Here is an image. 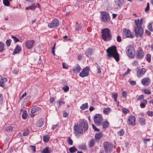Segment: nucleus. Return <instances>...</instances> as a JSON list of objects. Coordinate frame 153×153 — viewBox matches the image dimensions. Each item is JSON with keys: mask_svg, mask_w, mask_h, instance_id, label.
Returning <instances> with one entry per match:
<instances>
[{"mask_svg": "<svg viewBox=\"0 0 153 153\" xmlns=\"http://www.w3.org/2000/svg\"><path fill=\"white\" fill-rule=\"evenodd\" d=\"M143 22V19L141 18L140 20L137 19L134 20L135 26L134 32L136 37H142L143 33V30L141 27L142 24Z\"/></svg>", "mask_w": 153, "mask_h": 153, "instance_id": "nucleus-1", "label": "nucleus"}, {"mask_svg": "<svg viewBox=\"0 0 153 153\" xmlns=\"http://www.w3.org/2000/svg\"><path fill=\"white\" fill-rule=\"evenodd\" d=\"M107 56L109 57H113L117 62L120 60L119 55L115 46H113L106 50Z\"/></svg>", "mask_w": 153, "mask_h": 153, "instance_id": "nucleus-2", "label": "nucleus"}, {"mask_svg": "<svg viewBox=\"0 0 153 153\" xmlns=\"http://www.w3.org/2000/svg\"><path fill=\"white\" fill-rule=\"evenodd\" d=\"M101 33L102 38L105 41H108L112 39L111 32L109 28H105L102 30Z\"/></svg>", "mask_w": 153, "mask_h": 153, "instance_id": "nucleus-3", "label": "nucleus"}, {"mask_svg": "<svg viewBox=\"0 0 153 153\" xmlns=\"http://www.w3.org/2000/svg\"><path fill=\"white\" fill-rule=\"evenodd\" d=\"M126 52L128 57L132 59L134 58L135 50L132 45H129L127 46Z\"/></svg>", "mask_w": 153, "mask_h": 153, "instance_id": "nucleus-4", "label": "nucleus"}, {"mask_svg": "<svg viewBox=\"0 0 153 153\" xmlns=\"http://www.w3.org/2000/svg\"><path fill=\"white\" fill-rule=\"evenodd\" d=\"M94 120L96 125L97 126H101L103 120L102 115L100 114H96L94 116Z\"/></svg>", "mask_w": 153, "mask_h": 153, "instance_id": "nucleus-5", "label": "nucleus"}, {"mask_svg": "<svg viewBox=\"0 0 153 153\" xmlns=\"http://www.w3.org/2000/svg\"><path fill=\"white\" fill-rule=\"evenodd\" d=\"M104 151L105 153H110L112 152L113 145L109 142L106 141L103 143Z\"/></svg>", "mask_w": 153, "mask_h": 153, "instance_id": "nucleus-6", "label": "nucleus"}, {"mask_svg": "<svg viewBox=\"0 0 153 153\" xmlns=\"http://www.w3.org/2000/svg\"><path fill=\"white\" fill-rule=\"evenodd\" d=\"M144 95L143 94H141L139 95L137 99V101H140L141 102L140 106L142 108H144L148 103L147 100L144 99Z\"/></svg>", "mask_w": 153, "mask_h": 153, "instance_id": "nucleus-7", "label": "nucleus"}, {"mask_svg": "<svg viewBox=\"0 0 153 153\" xmlns=\"http://www.w3.org/2000/svg\"><path fill=\"white\" fill-rule=\"evenodd\" d=\"M74 133L76 136H79L83 134V129L78 124L75 125L74 127Z\"/></svg>", "mask_w": 153, "mask_h": 153, "instance_id": "nucleus-8", "label": "nucleus"}, {"mask_svg": "<svg viewBox=\"0 0 153 153\" xmlns=\"http://www.w3.org/2000/svg\"><path fill=\"white\" fill-rule=\"evenodd\" d=\"M100 13L101 16V20L103 22L106 23L110 21V17L108 13L105 11H102Z\"/></svg>", "mask_w": 153, "mask_h": 153, "instance_id": "nucleus-9", "label": "nucleus"}, {"mask_svg": "<svg viewBox=\"0 0 153 153\" xmlns=\"http://www.w3.org/2000/svg\"><path fill=\"white\" fill-rule=\"evenodd\" d=\"M90 68L88 66H86L84 68L82 71L79 73V76L82 77L88 76L89 74Z\"/></svg>", "mask_w": 153, "mask_h": 153, "instance_id": "nucleus-10", "label": "nucleus"}, {"mask_svg": "<svg viewBox=\"0 0 153 153\" xmlns=\"http://www.w3.org/2000/svg\"><path fill=\"white\" fill-rule=\"evenodd\" d=\"M123 35L125 38H133L134 37V36L130 30L125 28L123 29Z\"/></svg>", "mask_w": 153, "mask_h": 153, "instance_id": "nucleus-11", "label": "nucleus"}, {"mask_svg": "<svg viewBox=\"0 0 153 153\" xmlns=\"http://www.w3.org/2000/svg\"><path fill=\"white\" fill-rule=\"evenodd\" d=\"M135 121L136 118L135 116L132 115H130L128 117V119L127 121V123L128 125L133 126L135 125Z\"/></svg>", "mask_w": 153, "mask_h": 153, "instance_id": "nucleus-12", "label": "nucleus"}, {"mask_svg": "<svg viewBox=\"0 0 153 153\" xmlns=\"http://www.w3.org/2000/svg\"><path fill=\"white\" fill-rule=\"evenodd\" d=\"M35 43V41L33 40H27L25 42V46L27 49H31L33 48Z\"/></svg>", "mask_w": 153, "mask_h": 153, "instance_id": "nucleus-13", "label": "nucleus"}, {"mask_svg": "<svg viewBox=\"0 0 153 153\" xmlns=\"http://www.w3.org/2000/svg\"><path fill=\"white\" fill-rule=\"evenodd\" d=\"M59 22L57 19H54L50 23L48 24V27L49 28H54L58 27L59 25Z\"/></svg>", "mask_w": 153, "mask_h": 153, "instance_id": "nucleus-14", "label": "nucleus"}, {"mask_svg": "<svg viewBox=\"0 0 153 153\" xmlns=\"http://www.w3.org/2000/svg\"><path fill=\"white\" fill-rule=\"evenodd\" d=\"M147 71L146 68H142L138 69L137 71V75L138 77L140 78L143 76Z\"/></svg>", "mask_w": 153, "mask_h": 153, "instance_id": "nucleus-15", "label": "nucleus"}, {"mask_svg": "<svg viewBox=\"0 0 153 153\" xmlns=\"http://www.w3.org/2000/svg\"><path fill=\"white\" fill-rule=\"evenodd\" d=\"M82 128L83 129V130L84 132L86 131L88 129V123L86 120H82L81 121V123L80 125Z\"/></svg>", "mask_w": 153, "mask_h": 153, "instance_id": "nucleus-16", "label": "nucleus"}, {"mask_svg": "<svg viewBox=\"0 0 153 153\" xmlns=\"http://www.w3.org/2000/svg\"><path fill=\"white\" fill-rule=\"evenodd\" d=\"M151 80L149 77H145L141 80L142 84L145 86H149L150 84Z\"/></svg>", "mask_w": 153, "mask_h": 153, "instance_id": "nucleus-17", "label": "nucleus"}, {"mask_svg": "<svg viewBox=\"0 0 153 153\" xmlns=\"http://www.w3.org/2000/svg\"><path fill=\"white\" fill-rule=\"evenodd\" d=\"M144 56V53L141 48H140L137 51L136 57L139 59H142Z\"/></svg>", "mask_w": 153, "mask_h": 153, "instance_id": "nucleus-18", "label": "nucleus"}, {"mask_svg": "<svg viewBox=\"0 0 153 153\" xmlns=\"http://www.w3.org/2000/svg\"><path fill=\"white\" fill-rule=\"evenodd\" d=\"M36 7L40 8L39 4L37 3L35 5V4H33L32 6H29L25 8V10H34Z\"/></svg>", "mask_w": 153, "mask_h": 153, "instance_id": "nucleus-19", "label": "nucleus"}, {"mask_svg": "<svg viewBox=\"0 0 153 153\" xmlns=\"http://www.w3.org/2000/svg\"><path fill=\"white\" fill-rule=\"evenodd\" d=\"M81 70V67L79 64H77L73 68L72 71L74 73L78 74L80 71Z\"/></svg>", "mask_w": 153, "mask_h": 153, "instance_id": "nucleus-20", "label": "nucleus"}, {"mask_svg": "<svg viewBox=\"0 0 153 153\" xmlns=\"http://www.w3.org/2000/svg\"><path fill=\"white\" fill-rule=\"evenodd\" d=\"M7 81V78L2 77L0 80V86L4 87L5 86V83Z\"/></svg>", "mask_w": 153, "mask_h": 153, "instance_id": "nucleus-21", "label": "nucleus"}, {"mask_svg": "<svg viewBox=\"0 0 153 153\" xmlns=\"http://www.w3.org/2000/svg\"><path fill=\"white\" fill-rule=\"evenodd\" d=\"M93 50L90 48L87 49L85 52V54L88 56H91L93 54Z\"/></svg>", "mask_w": 153, "mask_h": 153, "instance_id": "nucleus-22", "label": "nucleus"}, {"mask_svg": "<svg viewBox=\"0 0 153 153\" xmlns=\"http://www.w3.org/2000/svg\"><path fill=\"white\" fill-rule=\"evenodd\" d=\"M21 47L19 45H17L16 46L15 49L13 51L14 54H16L19 53L21 51Z\"/></svg>", "mask_w": 153, "mask_h": 153, "instance_id": "nucleus-23", "label": "nucleus"}, {"mask_svg": "<svg viewBox=\"0 0 153 153\" xmlns=\"http://www.w3.org/2000/svg\"><path fill=\"white\" fill-rule=\"evenodd\" d=\"M111 111V109L109 107L104 108L103 111V113L106 115H108Z\"/></svg>", "mask_w": 153, "mask_h": 153, "instance_id": "nucleus-24", "label": "nucleus"}, {"mask_svg": "<svg viewBox=\"0 0 153 153\" xmlns=\"http://www.w3.org/2000/svg\"><path fill=\"white\" fill-rule=\"evenodd\" d=\"M102 133L101 132L96 133L95 135V138L96 140H99L102 136Z\"/></svg>", "mask_w": 153, "mask_h": 153, "instance_id": "nucleus-25", "label": "nucleus"}, {"mask_svg": "<svg viewBox=\"0 0 153 153\" xmlns=\"http://www.w3.org/2000/svg\"><path fill=\"white\" fill-rule=\"evenodd\" d=\"M102 124L103 129H105L108 128L109 125V123L107 120H105L103 123L102 122Z\"/></svg>", "mask_w": 153, "mask_h": 153, "instance_id": "nucleus-26", "label": "nucleus"}, {"mask_svg": "<svg viewBox=\"0 0 153 153\" xmlns=\"http://www.w3.org/2000/svg\"><path fill=\"white\" fill-rule=\"evenodd\" d=\"M140 123L141 126H144L146 124L145 119L143 117H140L139 119Z\"/></svg>", "mask_w": 153, "mask_h": 153, "instance_id": "nucleus-27", "label": "nucleus"}, {"mask_svg": "<svg viewBox=\"0 0 153 153\" xmlns=\"http://www.w3.org/2000/svg\"><path fill=\"white\" fill-rule=\"evenodd\" d=\"M95 143V140L93 139H91L88 145L91 148L93 147Z\"/></svg>", "mask_w": 153, "mask_h": 153, "instance_id": "nucleus-28", "label": "nucleus"}, {"mask_svg": "<svg viewBox=\"0 0 153 153\" xmlns=\"http://www.w3.org/2000/svg\"><path fill=\"white\" fill-rule=\"evenodd\" d=\"M115 2L116 5L118 7H120L122 6L123 4L120 0H115Z\"/></svg>", "mask_w": 153, "mask_h": 153, "instance_id": "nucleus-29", "label": "nucleus"}, {"mask_svg": "<svg viewBox=\"0 0 153 153\" xmlns=\"http://www.w3.org/2000/svg\"><path fill=\"white\" fill-rule=\"evenodd\" d=\"M88 105L87 103L82 104L80 107V108L82 110H84L88 108Z\"/></svg>", "mask_w": 153, "mask_h": 153, "instance_id": "nucleus-30", "label": "nucleus"}, {"mask_svg": "<svg viewBox=\"0 0 153 153\" xmlns=\"http://www.w3.org/2000/svg\"><path fill=\"white\" fill-rule=\"evenodd\" d=\"M112 97L114 99V101L115 102H117V98L118 96V94L116 93H112Z\"/></svg>", "mask_w": 153, "mask_h": 153, "instance_id": "nucleus-31", "label": "nucleus"}, {"mask_svg": "<svg viewBox=\"0 0 153 153\" xmlns=\"http://www.w3.org/2000/svg\"><path fill=\"white\" fill-rule=\"evenodd\" d=\"M43 124V120L42 119H40L38 121L36 125L39 127H41Z\"/></svg>", "mask_w": 153, "mask_h": 153, "instance_id": "nucleus-32", "label": "nucleus"}, {"mask_svg": "<svg viewBox=\"0 0 153 153\" xmlns=\"http://www.w3.org/2000/svg\"><path fill=\"white\" fill-rule=\"evenodd\" d=\"M49 137L48 135H44L43 137V141L45 142H47L49 140Z\"/></svg>", "mask_w": 153, "mask_h": 153, "instance_id": "nucleus-33", "label": "nucleus"}, {"mask_svg": "<svg viewBox=\"0 0 153 153\" xmlns=\"http://www.w3.org/2000/svg\"><path fill=\"white\" fill-rule=\"evenodd\" d=\"M4 45L3 42H0V53L3 51L4 50Z\"/></svg>", "mask_w": 153, "mask_h": 153, "instance_id": "nucleus-34", "label": "nucleus"}, {"mask_svg": "<svg viewBox=\"0 0 153 153\" xmlns=\"http://www.w3.org/2000/svg\"><path fill=\"white\" fill-rule=\"evenodd\" d=\"M27 111L26 110H24L22 114V117L24 119H25L27 117V114L26 113Z\"/></svg>", "mask_w": 153, "mask_h": 153, "instance_id": "nucleus-35", "label": "nucleus"}, {"mask_svg": "<svg viewBox=\"0 0 153 153\" xmlns=\"http://www.w3.org/2000/svg\"><path fill=\"white\" fill-rule=\"evenodd\" d=\"M77 150V149L74 146L71 147L69 149V151L71 153H73L74 152L76 151Z\"/></svg>", "mask_w": 153, "mask_h": 153, "instance_id": "nucleus-36", "label": "nucleus"}, {"mask_svg": "<svg viewBox=\"0 0 153 153\" xmlns=\"http://www.w3.org/2000/svg\"><path fill=\"white\" fill-rule=\"evenodd\" d=\"M62 89L63 90L64 92H67L69 90V87L67 85H65L64 87H62Z\"/></svg>", "mask_w": 153, "mask_h": 153, "instance_id": "nucleus-37", "label": "nucleus"}, {"mask_svg": "<svg viewBox=\"0 0 153 153\" xmlns=\"http://www.w3.org/2000/svg\"><path fill=\"white\" fill-rule=\"evenodd\" d=\"M122 112L125 114H126L127 113L129 112V110L126 108H123L122 109Z\"/></svg>", "mask_w": 153, "mask_h": 153, "instance_id": "nucleus-38", "label": "nucleus"}, {"mask_svg": "<svg viewBox=\"0 0 153 153\" xmlns=\"http://www.w3.org/2000/svg\"><path fill=\"white\" fill-rule=\"evenodd\" d=\"M146 59L148 62H150L151 60V56L149 54H146Z\"/></svg>", "mask_w": 153, "mask_h": 153, "instance_id": "nucleus-39", "label": "nucleus"}, {"mask_svg": "<svg viewBox=\"0 0 153 153\" xmlns=\"http://www.w3.org/2000/svg\"><path fill=\"white\" fill-rule=\"evenodd\" d=\"M50 151L49 150L48 148L47 147L43 150L42 153H50Z\"/></svg>", "mask_w": 153, "mask_h": 153, "instance_id": "nucleus-40", "label": "nucleus"}, {"mask_svg": "<svg viewBox=\"0 0 153 153\" xmlns=\"http://www.w3.org/2000/svg\"><path fill=\"white\" fill-rule=\"evenodd\" d=\"M11 42V40L10 39H8L6 40V43L7 47H9L10 46Z\"/></svg>", "mask_w": 153, "mask_h": 153, "instance_id": "nucleus-41", "label": "nucleus"}, {"mask_svg": "<svg viewBox=\"0 0 153 153\" xmlns=\"http://www.w3.org/2000/svg\"><path fill=\"white\" fill-rule=\"evenodd\" d=\"M144 93L146 94H150L151 92L150 90L148 89H145L144 91Z\"/></svg>", "mask_w": 153, "mask_h": 153, "instance_id": "nucleus-42", "label": "nucleus"}, {"mask_svg": "<svg viewBox=\"0 0 153 153\" xmlns=\"http://www.w3.org/2000/svg\"><path fill=\"white\" fill-rule=\"evenodd\" d=\"M11 37L14 40V42L15 43L19 42V40L16 38V36H13V35H11Z\"/></svg>", "mask_w": 153, "mask_h": 153, "instance_id": "nucleus-43", "label": "nucleus"}, {"mask_svg": "<svg viewBox=\"0 0 153 153\" xmlns=\"http://www.w3.org/2000/svg\"><path fill=\"white\" fill-rule=\"evenodd\" d=\"M3 3L5 6H8L9 5L10 2L8 0H3Z\"/></svg>", "mask_w": 153, "mask_h": 153, "instance_id": "nucleus-44", "label": "nucleus"}, {"mask_svg": "<svg viewBox=\"0 0 153 153\" xmlns=\"http://www.w3.org/2000/svg\"><path fill=\"white\" fill-rule=\"evenodd\" d=\"M95 64L96 65V67L97 69V73L98 74L101 73V69L99 65L97 63H96Z\"/></svg>", "mask_w": 153, "mask_h": 153, "instance_id": "nucleus-45", "label": "nucleus"}, {"mask_svg": "<svg viewBox=\"0 0 153 153\" xmlns=\"http://www.w3.org/2000/svg\"><path fill=\"white\" fill-rule=\"evenodd\" d=\"M152 24L151 23H150L148 26V29L151 32L153 31V29L152 28Z\"/></svg>", "mask_w": 153, "mask_h": 153, "instance_id": "nucleus-46", "label": "nucleus"}, {"mask_svg": "<svg viewBox=\"0 0 153 153\" xmlns=\"http://www.w3.org/2000/svg\"><path fill=\"white\" fill-rule=\"evenodd\" d=\"M124 131L123 129H122L120 130L118 132V134L120 136H122L124 134Z\"/></svg>", "mask_w": 153, "mask_h": 153, "instance_id": "nucleus-47", "label": "nucleus"}, {"mask_svg": "<svg viewBox=\"0 0 153 153\" xmlns=\"http://www.w3.org/2000/svg\"><path fill=\"white\" fill-rule=\"evenodd\" d=\"M127 95V92L126 91H123L122 92V97H123L126 98Z\"/></svg>", "mask_w": 153, "mask_h": 153, "instance_id": "nucleus-48", "label": "nucleus"}, {"mask_svg": "<svg viewBox=\"0 0 153 153\" xmlns=\"http://www.w3.org/2000/svg\"><path fill=\"white\" fill-rule=\"evenodd\" d=\"M57 104H58V107H60L61 106L62 104H65V102L62 101L58 100L57 101Z\"/></svg>", "mask_w": 153, "mask_h": 153, "instance_id": "nucleus-49", "label": "nucleus"}, {"mask_svg": "<svg viewBox=\"0 0 153 153\" xmlns=\"http://www.w3.org/2000/svg\"><path fill=\"white\" fill-rule=\"evenodd\" d=\"M68 142L70 145H73V141L70 137H68Z\"/></svg>", "mask_w": 153, "mask_h": 153, "instance_id": "nucleus-50", "label": "nucleus"}, {"mask_svg": "<svg viewBox=\"0 0 153 153\" xmlns=\"http://www.w3.org/2000/svg\"><path fill=\"white\" fill-rule=\"evenodd\" d=\"M149 2L147 3V4L146 8H145V11L146 12H147L149 10Z\"/></svg>", "mask_w": 153, "mask_h": 153, "instance_id": "nucleus-51", "label": "nucleus"}, {"mask_svg": "<svg viewBox=\"0 0 153 153\" xmlns=\"http://www.w3.org/2000/svg\"><path fill=\"white\" fill-rule=\"evenodd\" d=\"M147 113L149 116L150 117L153 116V111H148L147 112Z\"/></svg>", "mask_w": 153, "mask_h": 153, "instance_id": "nucleus-52", "label": "nucleus"}, {"mask_svg": "<svg viewBox=\"0 0 153 153\" xmlns=\"http://www.w3.org/2000/svg\"><path fill=\"white\" fill-rule=\"evenodd\" d=\"M130 71L131 70L129 68H128L127 71L123 74V77L125 76L129 73Z\"/></svg>", "mask_w": 153, "mask_h": 153, "instance_id": "nucleus-53", "label": "nucleus"}, {"mask_svg": "<svg viewBox=\"0 0 153 153\" xmlns=\"http://www.w3.org/2000/svg\"><path fill=\"white\" fill-rule=\"evenodd\" d=\"M81 27L80 25L77 24L75 27V29L76 30L78 31L81 29Z\"/></svg>", "mask_w": 153, "mask_h": 153, "instance_id": "nucleus-54", "label": "nucleus"}, {"mask_svg": "<svg viewBox=\"0 0 153 153\" xmlns=\"http://www.w3.org/2000/svg\"><path fill=\"white\" fill-rule=\"evenodd\" d=\"M92 126L93 129L95 131H100V130L97 128L94 124H92Z\"/></svg>", "mask_w": 153, "mask_h": 153, "instance_id": "nucleus-55", "label": "nucleus"}, {"mask_svg": "<svg viewBox=\"0 0 153 153\" xmlns=\"http://www.w3.org/2000/svg\"><path fill=\"white\" fill-rule=\"evenodd\" d=\"M68 115V114L64 111L63 114V116L65 118L67 117Z\"/></svg>", "mask_w": 153, "mask_h": 153, "instance_id": "nucleus-56", "label": "nucleus"}, {"mask_svg": "<svg viewBox=\"0 0 153 153\" xmlns=\"http://www.w3.org/2000/svg\"><path fill=\"white\" fill-rule=\"evenodd\" d=\"M63 68L64 69H68V65L65 63H62Z\"/></svg>", "mask_w": 153, "mask_h": 153, "instance_id": "nucleus-57", "label": "nucleus"}, {"mask_svg": "<svg viewBox=\"0 0 153 153\" xmlns=\"http://www.w3.org/2000/svg\"><path fill=\"white\" fill-rule=\"evenodd\" d=\"M138 62L137 61L135 60H134L133 62L132 63V65H133L134 66H136L138 65Z\"/></svg>", "mask_w": 153, "mask_h": 153, "instance_id": "nucleus-58", "label": "nucleus"}, {"mask_svg": "<svg viewBox=\"0 0 153 153\" xmlns=\"http://www.w3.org/2000/svg\"><path fill=\"white\" fill-rule=\"evenodd\" d=\"M13 130V127L11 126H9L6 128L7 131H12Z\"/></svg>", "mask_w": 153, "mask_h": 153, "instance_id": "nucleus-59", "label": "nucleus"}, {"mask_svg": "<svg viewBox=\"0 0 153 153\" xmlns=\"http://www.w3.org/2000/svg\"><path fill=\"white\" fill-rule=\"evenodd\" d=\"M29 133V131L28 130H26L23 132V135L24 136H27L28 134Z\"/></svg>", "mask_w": 153, "mask_h": 153, "instance_id": "nucleus-60", "label": "nucleus"}, {"mask_svg": "<svg viewBox=\"0 0 153 153\" xmlns=\"http://www.w3.org/2000/svg\"><path fill=\"white\" fill-rule=\"evenodd\" d=\"M117 41L118 42H120L122 41L121 37L120 36H118L117 37Z\"/></svg>", "mask_w": 153, "mask_h": 153, "instance_id": "nucleus-61", "label": "nucleus"}, {"mask_svg": "<svg viewBox=\"0 0 153 153\" xmlns=\"http://www.w3.org/2000/svg\"><path fill=\"white\" fill-rule=\"evenodd\" d=\"M129 82L130 84L132 85H136V82L134 81H130Z\"/></svg>", "mask_w": 153, "mask_h": 153, "instance_id": "nucleus-62", "label": "nucleus"}, {"mask_svg": "<svg viewBox=\"0 0 153 153\" xmlns=\"http://www.w3.org/2000/svg\"><path fill=\"white\" fill-rule=\"evenodd\" d=\"M35 109L34 108V106L31 109L30 112L32 114H33L36 112V111H35Z\"/></svg>", "mask_w": 153, "mask_h": 153, "instance_id": "nucleus-63", "label": "nucleus"}, {"mask_svg": "<svg viewBox=\"0 0 153 153\" xmlns=\"http://www.w3.org/2000/svg\"><path fill=\"white\" fill-rule=\"evenodd\" d=\"M30 147L31 148V149L34 152H35L36 151V147L34 146H30Z\"/></svg>", "mask_w": 153, "mask_h": 153, "instance_id": "nucleus-64", "label": "nucleus"}]
</instances>
